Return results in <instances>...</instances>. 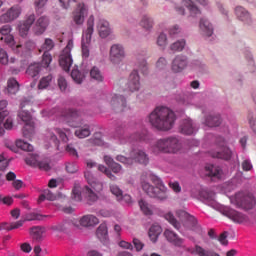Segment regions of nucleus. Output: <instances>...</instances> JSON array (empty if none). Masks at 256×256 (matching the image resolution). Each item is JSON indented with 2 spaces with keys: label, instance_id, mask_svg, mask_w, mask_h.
Listing matches in <instances>:
<instances>
[{
  "label": "nucleus",
  "instance_id": "0e129e2a",
  "mask_svg": "<svg viewBox=\"0 0 256 256\" xmlns=\"http://www.w3.org/2000/svg\"><path fill=\"white\" fill-rule=\"evenodd\" d=\"M51 81H53V76L43 77L39 82L38 89H47L48 85H51Z\"/></svg>",
  "mask_w": 256,
  "mask_h": 256
},
{
  "label": "nucleus",
  "instance_id": "bb28decb",
  "mask_svg": "<svg viewBox=\"0 0 256 256\" xmlns=\"http://www.w3.org/2000/svg\"><path fill=\"white\" fill-rule=\"evenodd\" d=\"M164 237L167 239V241H169V243L175 245V247H183V243H185V240L179 237V235H177V233L171 229H166L164 231Z\"/></svg>",
  "mask_w": 256,
  "mask_h": 256
},
{
  "label": "nucleus",
  "instance_id": "49530a36",
  "mask_svg": "<svg viewBox=\"0 0 256 256\" xmlns=\"http://www.w3.org/2000/svg\"><path fill=\"white\" fill-rule=\"evenodd\" d=\"M6 179L8 181H13L12 186L14 187V189H16V191H19V189H21L23 187V181L15 180V179H17V175L14 174V172H8L6 174Z\"/></svg>",
  "mask_w": 256,
  "mask_h": 256
},
{
  "label": "nucleus",
  "instance_id": "20e7f679",
  "mask_svg": "<svg viewBox=\"0 0 256 256\" xmlns=\"http://www.w3.org/2000/svg\"><path fill=\"white\" fill-rule=\"evenodd\" d=\"M84 177L91 188L89 186L82 188L81 184H75L72 190V199L78 202L82 201L84 193L90 203H95V201L99 199L97 193L103 191V183L97 181V179L93 177V174H91L89 171L85 172Z\"/></svg>",
  "mask_w": 256,
  "mask_h": 256
},
{
  "label": "nucleus",
  "instance_id": "338daca9",
  "mask_svg": "<svg viewBox=\"0 0 256 256\" xmlns=\"http://www.w3.org/2000/svg\"><path fill=\"white\" fill-rule=\"evenodd\" d=\"M98 170L101 173H105L106 176L111 179V181H117V176L113 175V173L111 172V170H109L107 167L103 166V165H99L98 166Z\"/></svg>",
  "mask_w": 256,
  "mask_h": 256
},
{
  "label": "nucleus",
  "instance_id": "58836bf2",
  "mask_svg": "<svg viewBox=\"0 0 256 256\" xmlns=\"http://www.w3.org/2000/svg\"><path fill=\"white\" fill-rule=\"evenodd\" d=\"M45 233H47V229L41 226H35L30 230V235L34 241H43Z\"/></svg>",
  "mask_w": 256,
  "mask_h": 256
},
{
  "label": "nucleus",
  "instance_id": "f3484780",
  "mask_svg": "<svg viewBox=\"0 0 256 256\" xmlns=\"http://www.w3.org/2000/svg\"><path fill=\"white\" fill-rule=\"evenodd\" d=\"M21 13H23V7L19 4L13 5L4 14L0 15V23H13L21 17Z\"/></svg>",
  "mask_w": 256,
  "mask_h": 256
},
{
  "label": "nucleus",
  "instance_id": "dca6fc26",
  "mask_svg": "<svg viewBox=\"0 0 256 256\" xmlns=\"http://www.w3.org/2000/svg\"><path fill=\"white\" fill-rule=\"evenodd\" d=\"M18 117L24 123V136L29 137V135H33V133H35V122L33 121L31 113H29V111L22 110L19 112Z\"/></svg>",
  "mask_w": 256,
  "mask_h": 256
},
{
  "label": "nucleus",
  "instance_id": "0eeeda50",
  "mask_svg": "<svg viewBox=\"0 0 256 256\" xmlns=\"http://www.w3.org/2000/svg\"><path fill=\"white\" fill-rule=\"evenodd\" d=\"M57 135H59L63 143H67L71 131L69 129L61 130L59 128L49 129L46 132V147H53V149L59 150V139L57 138Z\"/></svg>",
  "mask_w": 256,
  "mask_h": 256
},
{
  "label": "nucleus",
  "instance_id": "ea45409f",
  "mask_svg": "<svg viewBox=\"0 0 256 256\" xmlns=\"http://www.w3.org/2000/svg\"><path fill=\"white\" fill-rule=\"evenodd\" d=\"M155 25V21L153 20V17L149 15L142 16V19L140 21V26L144 31H148V33H151L153 31V27Z\"/></svg>",
  "mask_w": 256,
  "mask_h": 256
},
{
  "label": "nucleus",
  "instance_id": "a878e982",
  "mask_svg": "<svg viewBox=\"0 0 256 256\" xmlns=\"http://www.w3.org/2000/svg\"><path fill=\"white\" fill-rule=\"evenodd\" d=\"M235 16L239 21H242V23H246L249 25L253 21L251 17V13L248 12V10L243 6H236L234 8Z\"/></svg>",
  "mask_w": 256,
  "mask_h": 256
},
{
  "label": "nucleus",
  "instance_id": "7c9ffc66",
  "mask_svg": "<svg viewBox=\"0 0 256 256\" xmlns=\"http://www.w3.org/2000/svg\"><path fill=\"white\" fill-rule=\"evenodd\" d=\"M97 238L104 245H109V230L107 224H100L96 231Z\"/></svg>",
  "mask_w": 256,
  "mask_h": 256
},
{
  "label": "nucleus",
  "instance_id": "e433bc0d",
  "mask_svg": "<svg viewBox=\"0 0 256 256\" xmlns=\"http://www.w3.org/2000/svg\"><path fill=\"white\" fill-rule=\"evenodd\" d=\"M185 47H187V40L181 38L171 43L168 49L172 53H181L182 51H185Z\"/></svg>",
  "mask_w": 256,
  "mask_h": 256
},
{
  "label": "nucleus",
  "instance_id": "f8f14e48",
  "mask_svg": "<svg viewBox=\"0 0 256 256\" xmlns=\"http://www.w3.org/2000/svg\"><path fill=\"white\" fill-rule=\"evenodd\" d=\"M109 60L115 66L123 63L125 60V47L121 44H113L109 50Z\"/></svg>",
  "mask_w": 256,
  "mask_h": 256
},
{
  "label": "nucleus",
  "instance_id": "2f4dec72",
  "mask_svg": "<svg viewBox=\"0 0 256 256\" xmlns=\"http://www.w3.org/2000/svg\"><path fill=\"white\" fill-rule=\"evenodd\" d=\"M180 102L185 107H192L197 105V94L195 92H186L184 93L183 98H180Z\"/></svg>",
  "mask_w": 256,
  "mask_h": 256
},
{
  "label": "nucleus",
  "instance_id": "4be33fe9",
  "mask_svg": "<svg viewBox=\"0 0 256 256\" xmlns=\"http://www.w3.org/2000/svg\"><path fill=\"white\" fill-rule=\"evenodd\" d=\"M179 131L182 135H195L197 133V124L191 118L183 119L180 122Z\"/></svg>",
  "mask_w": 256,
  "mask_h": 256
},
{
  "label": "nucleus",
  "instance_id": "774afa93",
  "mask_svg": "<svg viewBox=\"0 0 256 256\" xmlns=\"http://www.w3.org/2000/svg\"><path fill=\"white\" fill-rule=\"evenodd\" d=\"M116 161H119V163H123L124 165H133V158L130 153V157H125L123 155L116 156Z\"/></svg>",
  "mask_w": 256,
  "mask_h": 256
},
{
  "label": "nucleus",
  "instance_id": "bf43d9fd",
  "mask_svg": "<svg viewBox=\"0 0 256 256\" xmlns=\"http://www.w3.org/2000/svg\"><path fill=\"white\" fill-rule=\"evenodd\" d=\"M110 193L116 197V200L121 199L123 195V190L117 184H110L109 185Z\"/></svg>",
  "mask_w": 256,
  "mask_h": 256
},
{
  "label": "nucleus",
  "instance_id": "9d476101",
  "mask_svg": "<svg viewBox=\"0 0 256 256\" xmlns=\"http://www.w3.org/2000/svg\"><path fill=\"white\" fill-rule=\"evenodd\" d=\"M71 51H73V40H68L66 47L59 55V65L66 72L73 66V55Z\"/></svg>",
  "mask_w": 256,
  "mask_h": 256
},
{
  "label": "nucleus",
  "instance_id": "2eb2a0df",
  "mask_svg": "<svg viewBox=\"0 0 256 256\" xmlns=\"http://www.w3.org/2000/svg\"><path fill=\"white\" fill-rule=\"evenodd\" d=\"M89 15V6L87 4L80 2L77 4L76 8L72 12V20L75 25L81 26L85 23V17Z\"/></svg>",
  "mask_w": 256,
  "mask_h": 256
},
{
  "label": "nucleus",
  "instance_id": "cd10ccee",
  "mask_svg": "<svg viewBox=\"0 0 256 256\" xmlns=\"http://www.w3.org/2000/svg\"><path fill=\"white\" fill-rule=\"evenodd\" d=\"M188 253L191 255H198V256H220L219 253L215 252L214 250H207L198 244H196L192 248L187 249Z\"/></svg>",
  "mask_w": 256,
  "mask_h": 256
},
{
  "label": "nucleus",
  "instance_id": "7ed1b4c3",
  "mask_svg": "<svg viewBox=\"0 0 256 256\" xmlns=\"http://www.w3.org/2000/svg\"><path fill=\"white\" fill-rule=\"evenodd\" d=\"M140 187H142L143 192L148 194L149 197L158 199L159 201H166L169 197L163 181L149 171L142 173L140 177Z\"/></svg>",
  "mask_w": 256,
  "mask_h": 256
},
{
  "label": "nucleus",
  "instance_id": "79ce46f5",
  "mask_svg": "<svg viewBox=\"0 0 256 256\" xmlns=\"http://www.w3.org/2000/svg\"><path fill=\"white\" fill-rule=\"evenodd\" d=\"M221 115H209L206 117L204 124L207 127H219L221 125Z\"/></svg>",
  "mask_w": 256,
  "mask_h": 256
},
{
  "label": "nucleus",
  "instance_id": "13d9d810",
  "mask_svg": "<svg viewBox=\"0 0 256 256\" xmlns=\"http://www.w3.org/2000/svg\"><path fill=\"white\" fill-rule=\"evenodd\" d=\"M16 147H18V149H22V151H29V152L33 151V145L21 139L16 140Z\"/></svg>",
  "mask_w": 256,
  "mask_h": 256
},
{
  "label": "nucleus",
  "instance_id": "3c124183",
  "mask_svg": "<svg viewBox=\"0 0 256 256\" xmlns=\"http://www.w3.org/2000/svg\"><path fill=\"white\" fill-rule=\"evenodd\" d=\"M45 199H47V201H55V199H57V195L53 194L51 192V190L46 189L40 195V197L38 199V203H43V201H45Z\"/></svg>",
  "mask_w": 256,
  "mask_h": 256
},
{
  "label": "nucleus",
  "instance_id": "412c9836",
  "mask_svg": "<svg viewBox=\"0 0 256 256\" xmlns=\"http://www.w3.org/2000/svg\"><path fill=\"white\" fill-rule=\"evenodd\" d=\"M35 23V14L31 13L26 15L25 20L19 22L17 26L18 33L20 37H27L29 34V29H31V26Z\"/></svg>",
  "mask_w": 256,
  "mask_h": 256
},
{
  "label": "nucleus",
  "instance_id": "b1692460",
  "mask_svg": "<svg viewBox=\"0 0 256 256\" xmlns=\"http://www.w3.org/2000/svg\"><path fill=\"white\" fill-rule=\"evenodd\" d=\"M199 29L201 35H203V37H205L206 39L213 37L214 28L213 24H211L209 19L201 18L199 22Z\"/></svg>",
  "mask_w": 256,
  "mask_h": 256
},
{
  "label": "nucleus",
  "instance_id": "f257e3e1",
  "mask_svg": "<svg viewBox=\"0 0 256 256\" xmlns=\"http://www.w3.org/2000/svg\"><path fill=\"white\" fill-rule=\"evenodd\" d=\"M192 197L202 199L206 205L212 207V209H216V211H221L222 215H225V217H228V219H231L234 223H247V221H249V218L245 214L227 206L223 207L221 204L217 203V201H215V193L213 192L209 193L205 189H200L198 194L192 192Z\"/></svg>",
  "mask_w": 256,
  "mask_h": 256
},
{
  "label": "nucleus",
  "instance_id": "ddd939ff",
  "mask_svg": "<svg viewBox=\"0 0 256 256\" xmlns=\"http://www.w3.org/2000/svg\"><path fill=\"white\" fill-rule=\"evenodd\" d=\"M189 67V57L185 54H178L174 56L171 61L170 69L172 73H183Z\"/></svg>",
  "mask_w": 256,
  "mask_h": 256
},
{
  "label": "nucleus",
  "instance_id": "37998d69",
  "mask_svg": "<svg viewBox=\"0 0 256 256\" xmlns=\"http://www.w3.org/2000/svg\"><path fill=\"white\" fill-rule=\"evenodd\" d=\"M161 231V226L159 224H153L150 227L148 235L152 243L157 242V239H159V235H161Z\"/></svg>",
  "mask_w": 256,
  "mask_h": 256
},
{
  "label": "nucleus",
  "instance_id": "473e14b6",
  "mask_svg": "<svg viewBox=\"0 0 256 256\" xmlns=\"http://www.w3.org/2000/svg\"><path fill=\"white\" fill-rule=\"evenodd\" d=\"M4 124V129L11 131L13 129V116L8 111L0 112V125Z\"/></svg>",
  "mask_w": 256,
  "mask_h": 256
},
{
  "label": "nucleus",
  "instance_id": "4c0bfd02",
  "mask_svg": "<svg viewBox=\"0 0 256 256\" xmlns=\"http://www.w3.org/2000/svg\"><path fill=\"white\" fill-rule=\"evenodd\" d=\"M73 225V220L71 221H63L58 224H54L49 227L50 231H53V233H65L69 227Z\"/></svg>",
  "mask_w": 256,
  "mask_h": 256
},
{
  "label": "nucleus",
  "instance_id": "603ef678",
  "mask_svg": "<svg viewBox=\"0 0 256 256\" xmlns=\"http://www.w3.org/2000/svg\"><path fill=\"white\" fill-rule=\"evenodd\" d=\"M87 72H80L78 69H73L71 72V77L73 79V81H75V83H78V85H80V83H83V79H85V74Z\"/></svg>",
  "mask_w": 256,
  "mask_h": 256
},
{
  "label": "nucleus",
  "instance_id": "8fccbe9b",
  "mask_svg": "<svg viewBox=\"0 0 256 256\" xmlns=\"http://www.w3.org/2000/svg\"><path fill=\"white\" fill-rule=\"evenodd\" d=\"M39 71H41V64L33 63L29 65L26 73L29 77H37L39 75Z\"/></svg>",
  "mask_w": 256,
  "mask_h": 256
},
{
  "label": "nucleus",
  "instance_id": "09e8293b",
  "mask_svg": "<svg viewBox=\"0 0 256 256\" xmlns=\"http://www.w3.org/2000/svg\"><path fill=\"white\" fill-rule=\"evenodd\" d=\"M166 221H168V223H170V225L174 228L177 229L179 231V229H181V223H179V221H177V219L175 218V216L173 215V213L171 212H167L164 215Z\"/></svg>",
  "mask_w": 256,
  "mask_h": 256
},
{
  "label": "nucleus",
  "instance_id": "a18cd8bd",
  "mask_svg": "<svg viewBox=\"0 0 256 256\" xmlns=\"http://www.w3.org/2000/svg\"><path fill=\"white\" fill-rule=\"evenodd\" d=\"M156 45L160 49H166L169 45V38L165 32H160L156 38Z\"/></svg>",
  "mask_w": 256,
  "mask_h": 256
},
{
  "label": "nucleus",
  "instance_id": "4468645a",
  "mask_svg": "<svg viewBox=\"0 0 256 256\" xmlns=\"http://www.w3.org/2000/svg\"><path fill=\"white\" fill-rule=\"evenodd\" d=\"M106 103L114 111H125V107H127V100L123 95L119 94H108L106 96Z\"/></svg>",
  "mask_w": 256,
  "mask_h": 256
},
{
  "label": "nucleus",
  "instance_id": "423d86ee",
  "mask_svg": "<svg viewBox=\"0 0 256 256\" xmlns=\"http://www.w3.org/2000/svg\"><path fill=\"white\" fill-rule=\"evenodd\" d=\"M183 145L181 144V139L177 136H167L160 138L155 141L151 146L153 153H165L166 155H175L179 153Z\"/></svg>",
  "mask_w": 256,
  "mask_h": 256
},
{
  "label": "nucleus",
  "instance_id": "393cba45",
  "mask_svg": "<svg viewBox=\"0 0 256 256\" xmlns=\"http://www.w3.org/2000/svg\"><path fill=\"white\" fill-rule=\"evenodd\" d=\"M128 89L134 93V91H139L141 89V77L137 70H133L128 79Z\"/></svg>",
  "mask_w": 256,
  "mask_h": 256
},
{
  "label": "nucleus",
  "instance_id": "c85d7f7f",
  "mask_svg": "<svg viewBox=\"0 0 256 256\" xmlns=\"http://www.w3.org/2000/svg\"><path fill=\"white\" fill-rule=\"evenodd\" d=\"M47 27H49V18L47 16H41L34 25V33L36 35H43L47 31Z\"/></svg>",
  "mask_w": 256,
  "mask_h": 256
},
{
  "label": "nucleus",
  "instance_id": "39448f33",
  "mask_svg": "<svg viewBox=\"0 0 256 256\" xmlns=\"http://www.w3.org/2000/svg\"><path fill=\"white\" fill-rule=\"evenodd\" d=\"M95 32V17L90 16L87 20L86 28L82 33L81 49L83 59H89V56L96 57L97 44L91 43L93 33Z\"/></svg>",
  "mask_w": 256,
  "mask_h": 256
},
{
  "label": "nucleus",
  "instance_id": "6e6552de",
  "mask_svg": "<svg viewBox=\"0 0 256 256\" xmlns=\"http://www.w3.org/2000/svg\"><path fill=\"white\" fill-rule=\"evenodd\" d=\"M229 199L231 204L238 209L249 210L255 207V197H253V194L240 192L235 194V196H230Z\"/></svg>",
  "mask_w": 256,
  "mask_h": 256
},
{
  "label": "nucleus",
  "instance_id": "6ab92c4d",
  "mask_svg": "<svg viewBox=\"0 0 256 256\" xmlns=\"http://www.w3.org/2000/svg\"><path fill=\"white\" fill-rule=\"evenodd\" d=\"M53 47H55V42L53 40L47 38L44 42V44L39 49L40 53H43L42 57V65L43 67H49L51 64V61H53V58L51 57V54L49 51H52Z\"/></svg>",
  "mask_w": 256,
  "mask_h": 256
},
{
  "label": "nucleus",
  "instance_id": "6e6d98bb",
  "mask_svg": "<svg viewBox=\"0 0 256 256\" xmlns=\"http://www.w3.org/2000/svg\"><path fill=\"white\" fill-rule=\"evenodd\" d=\"M168 65H169V61L167 60V57L161 56L156 61L155 67L157 71H165Z\"/></svg>",
  "mask_w": 256,
  "mask_h": 256
},
{
  "label": "nucleus",
  "instance_id": "e2e57ef3",
  "mask_svg": "<svg viewBox=\"0 0 256 256\" xmlns=\"http://www.w3.org/2000/svg\"><path fill=\"white\" fill-rule=\"evenodd\" d=\"M90 77H92V79H95V81H103V74L101 73V70H99V68L97 67H93L90 70Z\"/></svg>",
  "mask_w": 256,
  "mask_h": 256
},
{
  "label": "nucleus",
  "instance_id": "72a5a7b5",
  "mask_svg": "<svg viewBox=\"0 0 256 256\" xmlns=\"http://www.w3.org/2000/svg\"><path fill=\"white\" fill-rule=\"evenodd\" d=\"M176 215L181 221H186V223L190 224L189 228L193 229L195 225H197V219L187 213L185 210H178Z\"/></svg>",
  "mask_w": 256,
  "mask_h": 256
},
{
  "label": "nucleus",
  "instance_id": "c9c22d12",
  "mask_svg": "<svg viewBox=\"0 0 256 256\" xmlns=\"http://www.w3.org/2000/svg\"><path fill=\"white\" fill-rule=\"evenodd\" d=\"M205 173L208 177H214L215 179H221L223 177V170L219 166L207 165L205 167Z\"/></svg>",
  "mask_w": 256,
  "mask_h": 256
},
{
  "label": "nucleus",
  "instance_id": "864d4df0",
  "mask_svg": "<svg viewBox=\"0 0 256 256\" xmlns=\"http://www.w3.org/2000/svg\"><path fill=\"white\" fill-rule=\"evenodd\" d=\"M139 207L144 215H153V206L148 204L145 200L139 201Z\"/></svg>",
  "mask_w": 256,
  "mask_h": 256
},
{
  "label": "nucleus",
  "instance_id": "c756f323",
  "mask_svg": "<svg viewBox=\"0 0 256 256\" xmlns=\"http://www.w3.org/2000/svg\"><path fill=\"white\" fill-rule=\"evenodd\" d=\"M132 162L140 163V165H147L149 163V156L143 150H133L131 152Z\"/></svg>",
  "mask_w": 256,
  "mask_h": 256
},
{
  "label": "nucleus",
  "instance_id": "052dcab7",
  "mask_svg": "<svg viewBox=\"0 0 256 256\" xmlns=\"http://www.w3.org/2000/svg\"><path fill=\"white\" fill-rule=\"evenodd\" d=\"M191 67L192 69H195L196 71L200 72L205 71L207 69V65L205 64V62L201 60H192Z\"/></svg>",
  "mask_w": 256,
  "mask_h": 256
},
{
  "label": "nucleus",
  "instance_id": "1a4fd4ad",
  "mask_svg": "<svg viewBox=\"0 0 256 256\" xmlns=\"http://www.w3.org/2000/svg\"><path fill=\"white\" fill-rule=\"evenodd\" d=\"M81 121V112L75 109L64 110L58 117V123H66L70 127H79Z\"/></svg>",
  "mask_w": 256,
  "mask_h": 256
},
{
  "label": "nucleus",
  "instance_id": "c03bdc74",
  "mask_svg": "<svg viewBox=\"0 0 256 256\" xmlns=\"http://www.w3.org/2000/svg\"><path fill=\"white\" fill-rule=\"evenodd\" d=\"M6 92L8 95H16L19 92V82L15 78L8 79Z\"/></svg>",
  "mask_w": 256,
  "mask_h": 256
},
{
  "label": "nucleus",
  "instance_id": "a19ab883",
  "mask_svg": "<svg viewBox=\"0 0 256 256\" xmlns=\"http://www.w3.org/2000/svg\"><path fill=\"white\" fill-rule=\"evenodd\" d=\"M233 155V152L231 149H229L226 146L222 147V150L220 152H212L211 156L216 159H224L225 161H229L231 159V156Z\"/></svg>",
  "mask_w": 256,
  "mask_h": 256
},
{
  "label": "nucleus",
  "instance_id": "aec40b11",
  "mask_svg": "<svg viewBox=\"0 0 256 256\" xmlns=\"http://www.w3.org/2000/svg\"><path fill=\"white\" fill-rule=\"evenodd\" d=\"M72 224L74 227H95V225H99V218L97 216L88 214L78 219H73Z\"/></svg>",
  "mask_w": 256,
  "mask_h": 256
},
{
  "label": "nucleus",
  "instance_id": "f03ea898",
  "mask_svg": "<svg viewBox=\"0 0 256 256\" xmlns=\"http://www.w3.org/2000/svg\"><path fill=\"white\" fill-rule=\"evenodd\" d=\"M148 123L157 131H171L175 127V112L169 107L160 106L155 108L147 117Z\"/></svg>",
  "mask_w": 256,
  "mask_h": 256
},
{
  "label": "nucleus",
  "instance_id": "a211bd4d",
  "mask_svg": "<svg viewBox=\"0 0 256 256\" xmlns=\"http://www.w3.org/2000/svg\"><path fill=\"white\" fill-rule=\"evenodd\" d=\"M25 162L27 165H30L31 167H39L42 171H50L51 169V162L49 159H40L38 155L35 154H29Z\"/></svg>",
  "mask_w": 256,
  "mask_h": 256
},
{
  "label": "nucleus",
  "instance_id": "69168bd1",
  "mask_svg": "<svg viewBox=\"0 0 256 256\" xmlns=\"http://www.w3.org/2000/svg\"><path fill=\"white\" fill-rule=\"evenodd\" d=\"M9 167V158L5 152L0 154V171H5Z\"/></svg>",
  "mask_w": 256,
  "mask_h": 256
},
{
  "label": "nucleus",
  "instance_id": "5fc2aeb1",
  "mask_svg": "<svg viewBox=\"0 0 256 256\" xmlns=\"http://www.w3.org/2000/svg\"><path fill=\"white\" fill-rule=\"evenodd\" d=\"M136 66L143 75H147V73H149V64L145 58L138 60Z\"/></svg>",
  "mask_w": 256,
  "mask_h": 256
},
{
  "label": "nucleus",
  "instance_id": "680f3d73",
  "mask_svg": "<svg viewBox=\"0 0 256 256\" xmlns=\"http://www.w3.org/2000/svg\"><path fill=\"white\" fill-rule=\"evenodd\" d=\"M247 121H248V124H249V127H250L251 131L254 133V135H256V117H255V114H253L252 112L248 113Z\"/></svg>",
  "mask_w": 256,
  "mask_h": 256
},
{
  "label": "nucleus",
  "instance_id": "4d7b16f0",
  "mask_svg": "<svg viewBox=\"0 0 256 256\" xmlns=\"http://www.w3.org/2000/svg\"><path fill=\"white\" fill-rule=\"evenodd\" d=\"M49 0H36L34 2V9L38 15H41L45 11V5Z\"/></svg>",
  "mask_w": 256,
  "mask_h": 256
},
{
  "label": "nucleus",
  "instance_id": "f704fd0d",
  "mask_svg": "<svg viewBox=\"0 0 256 256\" xmlns=\"http://www.w3.org/2000/svg\"><path fill=\"white\" fill-rule=\"evenodd\" d=\"M104 162L116 175L123 174V167L119 163L115 162L111 156H104Z\"/></svg>",
  "mask_w": 256,
  "mask_h": 256
},
{
  "label": "nucleus",
  "instance_id": "de8ad7c7",
  "mask_svg": "<svg viewBox=\"0 0 256 256\" xmlns=\"http://www.w3.org/2000/svg\"><path fill=\"white\" fill-rule=\"evenodd\" d=\"M91 135V130L89 129V125H84L82 127H79L75 131V136L78 137V139H85L86 137H89Z\"/></svg>",
  "mask_w": 256,
  "mask_h": 256
},
{
  "label": "nucleus",
  "instance_id": "9b49d317",
  "mask_svg": "<svg viewBox=\"0 0 256 256\" xmlns=\"http://www.w3.org/2000/svg\"><path fill=\"white\" fill-rule=\"evenodd\" d=\"M0 39L1 41H4V43H6V45H8L17 55H23L24 53H27V51H31V49H33V42H28L26 47L16 44L15 36H13V34L1 37Z\"/></svg>",
  "mask_w": 256,
  "mask_h": 256
},
{
  "label": "nucleus",
  "instance_id": "5701e85b",
  "mask_svg": "<svg viewBox=\"0 0 256 256\" xmlns=\"http://www.w3.org/2000/svg\"><path fill=\"white\" fill-rule=\"evenodd\" d=\"M96 29L98 31V35L101 39H107L111 33H113V29H111V25L105 19H99L96 23Z\"/></svg>",
  "mask_w": 256,
  "mask_h": 256
}]
</instances>
